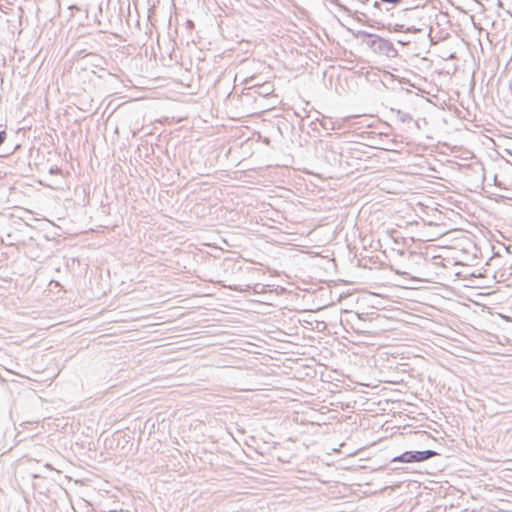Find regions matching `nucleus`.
I'll list each match as a JSON object with an SVG mask.
<instances>
[{
    "mask_svg": "<svg viewBox=\"0 0 512 512\" xmlns=\"http://www.w3.org/2000/svg\"><path fill=\"white\" fill-rule=\"evenodd\" d=\"M437 455L434 450H423V451H405L397 457L393 458V461H399L403 463H415L422 462L429 458Z\"/></svg>",
    "mask_w": 512,
    "mask_h": 512,
    "instance_id": "1",
    "label": "nucleus"
},
{
    "mask_svg": "<svg viewBox=\"0 0 512 512\" xmlns=\"http://www.w3.org/2000/svg\"><path fill=\"white\" fill-rule=\"evenodd\" d=\"M254 81V78H251L249 80H246L245 83L248 86V89L253 90V94L258 95L262 98H266L267 96L271 95L274 91L273 84L271 82H264L262 84H254L252 83Z\"/></svg>",
    "mask_w": 512,
    "mask_h": 512,
    "instance_id": "2",
    "label": "nucleus"
},
{
    "mask_svg": "<svg viewBox=\"0 0 512 512\" xmlns=\"http://www.w3.org/2000/svg\"><path fill=\"white\" fill-rule=\"evenodd\" d=\"M374 52L391 58L396 57L398 54L397 50L393 46V43L382 37H380Z\"/></svg>",
    "mask_w": 512,
    "mask_h": 512,
    "instance_id": "3",
    "label": "nucleus"
},
{
    "mask_svg": "<svg viewBox=\"0 0 512 512\" xmlns=\"http://www.w3.org/2000/svg\"><path fill=\"white\" fill-rule=\"evenodd\" d=\"M357 35L364 37L365 44L368 47H370L373 51H375L378 41L380 39V36L366 32V31H358Z\"/></svg>",
    "mask_w": 512,
    "mask_h": 512,
    "instance_id": "4",
    "label": "nucleus"
},
{
    "mask_svg": "<svg viewBox=\"0 0 512 512\" xmlns=\"http://www.w3.org/2000/svg\"><path fill=\"white\" fill-rule=\"evenodd\" d=\"M392 112L395 114L396 118L402 123H409L413 120L411 114L408 112L399 109H392Z\"/></svg>",
    "mask_w": 512,
    "mask_h": 512,
    "instance_id": "5",
    "label": "nucleus"
},
{
    "mask_svg": "<svg viewBox=\"0 0 512 512\" xmlns=\"http://www.w3.org/2000/svg\"><path fill=\"white\" fill-rule=\"evenodd\" d=\"M10 2L9 0H0V10L5 14H8Z\"/></svg>",
    "mask_w": 512,
    "mask_h": 512,
    "instance_id": "6",
    "label": "nucleus"
},
{
    "mask_svg": "<svg viewBox=\"0 0 512 512\" xmlns=\"http://www.w3.org/2000/svg\"><path fill=\"white\" fill-rule=\"evenodd\" d=\"M6 139V132L4 130L0 131V146L3 144V142Z\"/></svg>",
    "mask_w": 512,
    "mask_h": 512,
    "instance_id": "7",
    "label": "nucleus"
},
{
    "mask_svg": "<svg viewBox=\"0 0 512 512\" xmlns=\"http://www.w3.org/2000/svg\"><path fill=\"white\" fill-rule=\"evenodd\" d=\"M403 28H404V25H402V24H395L394 25V31L395 32L402 31Z\"/></svg>",
    "mask_w": 512,
    "mask_h": 512,
    "instance_id": "8",
    "label": "nucleus"
},
{
    "mask_svg": "<svg viewBox=\"0 0 512 512\" xmlns=\"http://www.w3.org/2000/svg\"><path fill=\"white\" fill-rule=\"evenodd\" d=\"M405 31H406V32H414V33H415V32H418V31H419V29H417V28H415V27H413V26H412V27H408V28H406V30H405Z\"/></svg>",
    "mask_w": 512,
    "mask_h": 512,
    "instance_id": "9",
    "label": "nucleus"
},
{
    "mask_svg": "<svg viewBox=\"0 0 512 512\" xmlns=\"http://www.w3.org/2000/svg\"><path fill=\"white\" fill-rule=\"evenodd\" d=\"M382 2H387V3H392V4H397L399 3L401 0H381Z\"/></svg>",
    "mask_w": 512,
    "mask_h": 512,
    "instance_id": "10",
    "label": "nucleus"
},
{
    "mask_svg": "<svg viewBox=\"0 0 512 512\" xmlns=\"http://www.w3.org/2000/svg\"><path fill=\"white\" fill-rule=\"evenodd\" d=\"M398 43H400V44H402V45H406V44H409V43H410V40L399 39V40H398Z\"/></svg>",
    "mask_w": 512,
    "mask_h": 512,
    "instance_id": "11",
    "label": "nucleus"
},
{
    "mask_svg": "<svg viewBox=\"0 0 512 512\" xmlns=\"http://www.w3.org/2000/svg\"><path fill=\"white\" fill-rule=\"evenodd\" d=\"M56 172H58V168H55V169H54V168H51V169H50V173H56Z\"/></svg>",
    "mask_w": 512,
    "mask_h": 512,
    "instance_id": "12",
    "label": "nucleus"
},
{
    "mask_svg": "<svg viewBox=\"0 0 512 512\" xmlns=\"http://www.w3.org/2000/svg\"><path fill=\"white\" fill-rule=\"evenodd\" d=\"M379 6H380L379 2H378V1H375V2H374V7H377V8H378Z\"/></svg>",
    "mask_w": 512,
    "mask_h": 512,
    "instance_id": "13",
    "label": "nucleus"
},
{
    "mask_svg": "<svg viewBox=\"0 0 512 512\" xmlns=\"http://www.w3.org/2000/svg\"><path fill=\"white\" fill-rule=\"evenodd\" d=\"M356 317H357L358 320H361V317H360L359 314H356Z\"/></svg>",
    "mask_w": 512,
    "mask_h": 512,
    "instance_id": "14",
    "label": "nucleus"
}]
</instances>
